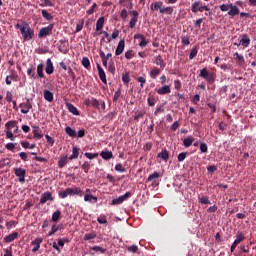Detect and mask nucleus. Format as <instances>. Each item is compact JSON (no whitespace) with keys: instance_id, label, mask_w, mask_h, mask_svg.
<instances>
[{"instance_id":"f257e3e1","label":"nucleus","mask_w":256,"mask_h":256,"mask_svg":"<svg viewBox=\"0 0 256 256\" xmlns=\"http://www.w3.org/2000/svg\"><path fill=\"white\" fill-rule=\"evenodd\" d=\"M15 27L17 29H19L21 35H22V39L24 41H31V39H33L34 35H35V31H33V29L31 28V26H29V23H23V24H19L17 23L15 25Z\"/></svg>"},{"instance_id":"f03ea898","label":"nucleus","mask_w":256,"mask_h":256,"mask_svg":"<svg viewBox=\"0 0 256 256\" xmlns=\"http://www.w3.org/2000/svg\"><path fill=\"white\" fill-rule=\"evenodd\" d=\"M58 196L60 199H67L68 197L78 196L83 197V190L79 187L75 188H66L63 191L58 192Z\"/></svg>"},{"instance_id":"7ed1b4c3","label":"nucleus","mask_w":256,"mask_h":256,"mask_svg":"<svg viewBox=\"0 0 256 256\" xmlns=\"http://www.w3.org/2000/svg\"><path fill=\"white\" fill-rule=\"evenodd\" d=\"M192 13H203L204 11H210L209 7L201 1H195L191 6Z\"/></svg>"},{"instance_id":"20e7f679","label":"nucleus","mask_w":256,"mask_h":256,"mask_svg":"<svg viewBox=\"0 0 256 256\" xmlns=\"http://www.w3.org/2000/svg\"><path fill=\"white\" fill-rule=\"evenodd\" d=\"M53 29H55V24H49L48 26L41 28L38 33L39 39H45V37H49V35L53 33Z\"/></svg>"},{"instance_id":"39448f33","label":"nucleus","mask_w":256,"mask_h":256,"mask_svg":"<svg viewBox=\"0 0 256 256\" xmlns=\"http://www.w3.org/2000/svg\"><path fill=\"white\" fill-rule=\"evenodd\" d=\"M241 241H245V234H243V232H240L236 235V239L230 248L231 253H233V251L237 249V246L239 245V243H241Z\"/></svg>"},{"instance_id":"423d86ee","label":"nucleus","mask_w":256,"mask_h":256,"mask_svg":"<svg viewBox=\"0 0 256 256\" xmlns=\"http://www.w3.org/2000/svg\"><path fill=\"white\" fill-rule=\"evenodd\" d=\"M131 197V192H126L125 194L119 196L118 198H114L112 200V205H121L124 201H127Z\"/></svg>"},{"instance_id":"0eeeda50","label":"nucleus","mask_w":256,"mask_h":256,"mask_svg":"<svg viewBox=\"0 0 256 256\" xmlns=\"http://www.w3.org/2000/svg\"><path fill=\"white\" fill-rule=\"evenodd\" d=\"M19 107L21 108V113H23V115H27V113L33 109V105L29 99H26V103H21Z\"/></svg>"},{"instance_id":"6e6552de","label":"nucleus","mask_w":256,"mask_h":256,"mask_svg":"<svg viewBox=\"0 0 256 256\" xmlns=\"http://www.w3.org/2000/svg\"><path fill=\"white\" fill-rule=\"evenodd\" d=\"M134 39L138 40L139 47H147L149 45V40L143 34H135Z\"/></svg>"},{"instance_id":"1a4fd4ad","label":"nucleus","mask_w":256,"mask_h":256,"mask_svg":"<svg viewBox=\"0 0 256 256\" xmlns=\"http://www.w3.org/2000/svg\"><path fill=\"white\" fill-rule=\"evenodd\" d=\"M14 173L16 175V177H18V181L20 183H25V174L27 173V171L23 168H15Z\"/></svg>"},{"instance_id":"9d476101","label":"nucleus","mask_w":256,"mask_h":256,"mask_svg":"<svg viewBox=\"0 0 256 256\" xmlns=\"http://www.w3.org/2000/svg\"><path fill=\"white\" fill-rule=\"evenodd\" d=\"M53 195L51 194V192L47 191V192H44L42 195H41V198H40V205H45V203H47V201H53Z\"/></svg>"},{"instance_id":"9b49d317","label":"nucleus","mask_w":256,"mask_h":256,"mask_svg":"<svg viewBox=\"0 0 256 256\" xmlns=\"http://www.w3.org/2000/svg\"><path fill=\"white\" fill-rule=\"evenodd\" d=\"M59 43H61L59 46L60 53H63L64 55L69 53V42L67 40H60Z\"/></svg>"},{"instance_id":"f8f14e48","label":"nucleus","mask_w":256,"mask_h":256,"mask_svg":"<svg viewBox=\"0 0 256 256\" xmlns=\"http://www.w3.org/2000/svg\"><path fill=\"white\" fill-rule=\"evenodd\" d=\"M240 45L244 47V49H247L249 45H251V38L247 34H243L240 39Z\"/></svg>"},{"instance_id":"ddd939ff","label":"nucleus","mask_w":256,"mask_h":256,"mask_svg":"<svg viewBox=\"0 0 256 256\" xmlns=\"http://www.w3.org/2000/svg\"><path fill=\"white\" fill-rule=\"evenodd\" d=\"M153 61L155 63V65H157L158 67H160V69H165L166 67V63L165 60H163V58L161 57V55L155 56L153 58Z\"/></svg>"},{"instance_id":"4468645a","label":"nucleus","mask_w":256,"mask_h":256,"mask_svg":"<svg viewBox=\"0 0 256 256\" xmlns=\"http://www.w3.org/2000/svg\"><path fill=\"white\" fill-rule=\"evenodd\" d=\"M45 71L47 75H53V72L55 71V67H53V61H51V58L46 60Z\"/></svg>"},{"instance_id":"2eb2a0df","label":"nucleus","mask_w":256,"mask_h":256,"mask_svg":"<svg viewBox=\"0 0 256 256\" xmlns=\"http://www.w3.org/2000/svg\"><path fill=\"white\" fill-rule=\"evenodd\" d=\"M97 69L100 81H102V83L107 84V76L105 75V70H103L101 64H97Z\"/></svg>"},{"instance_id":"dca6fc26","label":"nucleus","mask_w":256,"mask_h":256,"mask_svg":"<svg viewBox=\"0 0 256 256\" xmlns=\"http://www.w3.org/2000/svg\"><path fill=\"white\" fill-rule=\"evenodd\" d=\"M41 243H43V238H36L34 241H32V245H34L32 248V253H37V251H39L41 248Z\"/></svg>"},{"instance_id":"f3484780","label":"nucleus","mask_w":256,"mask_h":256,"mask_svg":"<svg viewBox=\"0 0 256 256\" xmlns=\"http://www.w3.org/2000/svg\"><path fill=\"white\" fill-rule=\"evenodd\" d=\"M158 159H162L164 163H167L169 161V151L167 149L162 150L157 154Z\"/></svg>"},{"instance_id":"a211bd4d","label":"nucleus","mask_w":256,"mask_h":256,"mask_svg":"<svg viewBox=\"0 0 256 256\" xmlns=\"http://www.w3.org/2000/svg\"><path fill=\"white\" fill-rule=\"evenodd\" d=\"M90 253H91V255H95L96 253L105 254V253H107V249L103 248L101 246H93L90 248Z\"/></svg>"},{"instance_id":"6ab92c4d","label":"nucleus","mask_w":256,"mask_h":256,"mask_svg":"<svg viewBox=\"0 0 256 256\" xmlns=\"http://www.w3.org/2000/svg\"><path fill=\"white\" fill-rule=\"evenodd\" d=\"M158 95H169L171 93V86L164 85L157 90Z\"/></svg>"},{"instance_id":"aec40b11","label":"nucleus","mask_w":256,"mask_h":256,"mask_svg":"<svg viewBox=\"0 0 256 256\" xmlns=\"http://www.w3.org/2000/svg\"><path fill=\"white\" fill-rule=\"evenodd\" d=\"M123 51H125V40H120L118 45H117L115 55L119 56L123 53Z\"/></svg>"},{"instance_id":"412c9836","label":"nucleus","mask_w":256,"mask_h":256,"mask_svg":"<svg viewBox=\"0 0 256 256\" xmlns=\"http://www.w3.org/2000/svg\"><path fill=\"white\" fill-rule=\"evenodd\" d=\"M230 10L228 11V15L230 17H235L236 15H239V7L237 5H233V3H230Z\"/></svg>"},{"instance_id":"4be33fe9","label":"nucleus","mask_w":256,"mask_h":256,"mask_svg":"<svg viewBox=\"0 0 256 256\" xmlns=\"http://www.w3.org/2000/svg\"><path fill=\"white\" fill-rule=\"evenodd\" d=\"M100 57L102 59V65L104 67H107V60L106 59H111L113 57V54L108 53L107 55H105V52L100 51Z\"/></svg>"},{"instance_id":"5701e85b","label":"nucleus","mask_w":256,"mask_h":256,"mask_svg":"<svg viewBox=\"0 0 256 256\" xmlns=\"http://www.w3.org/2000/svg\"><path fill=\"white\" fill-rule=\"evenodd\" d=\"M19 237V233L13 232L4 238L5 243H13Z\"/></svg>"},{"instance_id":"b1692460","label":"nucleus","mask_w":256,"mask_h":256,"mask_svg":"<svg viewBox=\"0 0 256 256\" xmlns=\"http://www.w3.org/2000/svg\"><path fill=\"white\" fill-rule=\"evenodd\" d=\"M66 107H67L69 113H72V115L79 116V110L77 109V107H75V105H73L71 103H66Z\"/></svg>"},{"instance_id":"393cba45","label":"nucleus","mask_w":256,"mask_h":256,"mask_svg":"<svg viewBox=\"0 0 256 256\" xmlns=\"http://www.w3.org/2000/svg\"><path fill=\"white\" fill-rule=\"evenodd\" d=\"M65 133L66 135H68V137H72V139H75V137H77V131L73 130L71 126H67L65 128Z\"/></svg>"},{"instance_id":"a878e982","label":"nucleus","mask_w":256,"mask_h":256,"mask_svg":"<svg viewBox=\"0 0 256 256\" xmlns=\"http://www.w3.org/2000/svg\"><path fill=\"white\" fill-rule=\"evenodd\" d=\"M84 201L85 203H97L98 198L92 194L84 195Z\"/></svg>"},{"instance_id":"bb28decb","label":"nucleus","mask_w":256,"mask_h":256,"mask_svg":"<svg viewBox=\"0 0 256 256\" xmlns=\"http://www.w3.org/2000/svg\"><path fill=\"white\" fill-rule=\"evenodd\" d=\"M100 156L102 157V159H104V161H109V159H113V152H111V151H102L100 153Z\"/></svg>"},{"instance_id":"cd10ccee","label":"nucleus","mask_w":256,"mask_h":256,"mask_svg":"<svg viewBox=\"0 0 256 256\" xmlns=\"http://www.w3.org/2000/svg\"><path fill=\"white\" fill-rule=\"evenodd\" d=\"M194 141H195V138H193V136H188L183 140V145L186 148L191 147Z\"/></svg>"},{"instance_id":"c85d7f7f","label":"nucleus","mask_w":256,"mask_h":256,"mask_svg":"<svg viewBox=\"0 0 256 256\" xmlns=\"http://www.w3.org/2000/svg\"><path fill=\"white\" fill-rule=\"evenodd\" d=\"M161 69L154 67L150 72H149V77L152 79H157V77L160 75Z\"/></svg>"},{"instance_id":"c756f323","label":"nucleus","mask_w":256,"mask_h":256,"mask_svg":"<svg viewBox=\"0 0 256 256\" xmlns=\"http://www.w3.org/2000/svg\"><path fill=\"white\" fill-rule=\"evenodd\" d=\"M67 161H68V156L64 155L62 157L59 158L58 160V167L60 169H63V167H65V165H67Z\"/></svg>"},{"instance_id":"7c9ffc66","label":"nucleus","mask_w":256,"mask_h":256,"mask_svg":"<svg viewBox=\"0 0 256 256\" xmlns=\"http://www.w3.org/2000/svg\"><path fill=\"white\" fill-rule=\"evenodd\" d=\"M44 99L48 101V103H53V92L44 90Z\"/></svg>"},{"instance_id":"2f4dec72","label":"nucleus","mask_w":256,"mask_h":256,"mask_svg":"<svg viewBox=\"0 0 256 256\" xmlns=\"http://www.w3.org/2000/svg\"><path fill=\"white\" fill-rule=\"evenodd\" d=\"M79 157V148L77 146H74L72 148V154L69 156L70 161H73V159H78Z\"/></svg>"},{"instance_id":"473e14b6","label":"nucleus","mask_w":256,"mask_h":256,"mask_svg":"<svg viewBox=\"0 0 256 256\" xmlns=\"http://www.w3.org/2000/svg\"><path fill=\"white\" fill-rule=\"evenodd\" d=\"M103 25H105V17L98 18L96 22V31H101V29H103Z\"/></svg>"},{"instance_id":"72a5a7b5","label":"nucleus","mask_w":256,"mask_h":256,"mask_svg":"<svg viewBox=\"0 0 256 256\" xmlns=\"http://www.w3.org/2000/svg\"><path fill=\"white\" fill-rule=\"evenodd\" d=\"M162 7H163V2H154L151 4L150 9L152 11H158V9L159 11H161Z\"/></svg>"},{"instance_id":"f704fd0d","label":"nucleus","mask_w":256,"mask_h":256,"mask_svg":"<svg viewBox=\"0 0 256 256\" xmlns=\"http://www.w3.org/2000/svg\"><path fill=\"white\" fill-rule=\"evenodd\" d=\"M233 57L236 61L239 62V65H243V63H245V57H243V55L239 54L238 52H235Z\"/></svg>"},{"instance_id":"c9c22d12","label":"nucleus","mask_w":256,"mask_h":256,"mask_svg":"<svg viewBox=\"0 0 256 256\" xmlns=\"http://www.w3.org/2000/svg\"><path fill=\"white\" fill-rule=\"evenodd\" d=\"M37 75L39 79H43V77H45V73H43V63L37 65Z\"/></svg>"},{"instance_id":"e433bc0d","label":"nucleus","mask_w":256,"mask_h":256,"mask_svg":"<svg viewBox=\"0 0 256 256\" xmlns=\"http://www.w3.org/2000/svg\"><path fill=\"white\" fill-rule=\"evenodd\" d=\"M8 77L11 79V81H19V74H17V71L11 70L10 75Z\"/></svg>"},{"instance_id":"4c0bfd02","label":"nucleus","mask_w":256,"mask_h":256,"mask_svg":"<svg viewBox=\"0 0 256 256\" xmlns=\"http://www.w3.org/2000/svg\"><path fill=\"white\" fill-rule=\"evenodd\" d=\"M42 17L46 20V21H52L53 16L51 15V13H48L47 10H42L41 11Z\"/></svg>"},{"instance_id":"58836bf2","label":"nucleus","mask_w":256,"mask_h":256,"mask_svg":"<svg viewBox=\"0 0 256 256\" xmlns=\"http://www.w3.org/2000/svg\"><path fill=\"white\" fill-rule=\"evenodd\" d=\"M199 203H201L202 205H211V201L207 196L199 197Z\"/></svg>"},{"instance_id":"ea45409f","label":"nucleus","mask_w":256,"mask_h":256,"mask_svg":"<svg viewBox=\"0 0 256 256\" xmlns=\"http://www.w3.org/2000/svg\"><path fill=\"white\" fill-rule=\"evenodd\" d=\"M159 177H161V173L160 172H154L153 174H151L148 177V181H152L153 183H155V179H159Z\"/></svg>"},{"instance_id":"a19ab883","label":"nucleus","mask_w":256,"mask_h":256,"mask_svg":"<svg viewBox=\"0 0 256 256\" xmlns=\"http://www.w3.org/2000/svg\"><path fill=\"white\" fill-rule=\"evenodd\" d=\"M81 169H83L84 173H89V169H91V163L89 161L84 162L81 165Z\"/></svg>"},{"instance_id":"79ce46f5","label":"nucleus","mask_w":256,"mask_h":256,"mask_svg":"<svg viewBox=\"0 0 256 256\" xmlns=\"http://www.w3.org/2000/svg\"><path fill=\"white\" fill-rule=\"evenodd\" d=\"M82 65L85 69H89L91 67V62L89 61L88 57L82 58Z\"/></svg>"},{"instance_id":"37998d69","label":"nucleus","mask_w":256,"mask_h":256,"mask_svg":"<svg viewBox=\"0 0 256 256\" xmlns=\"http://www.w3.org/2000/svg\"><path fill=\"white\" fill-rule=\"evenodd\" d=\"M97 222L100 224V225H107V216L105 215H100L98 218H97Z\"/></svg>"},{"instance_id":"c03bdc74","label":"nucleus","mask_w":256,"mask_h":256,"mask_svg":"<svg viewBox=\"0 0 256 256\" xmlns=\"http://www.w3.org/2000/svg\"><path fill=\"white\" fill-rule=\"evenodd\" d=\"M128 253H139V247L137 245H131L127 247Z\"/></svg>"},{"instance_id":"a18cd8bd","label":"nucleus","mask_w":256,"mask_h":256,"mask_svg":"<svg viewBox=\"0 0 256 256\" xmlns=\"http://www.w3.org/2000/svg\"><path fill=\"white\" fill-rule=\"evenodd\" d=\"M160 13L163 15L165 13H167L168 15H171L173 13V7H165L162 9H160Z\"/></svg>"},{"instance_id":"49530a36","label":"nucleus","mask_w":256,"mask_h":256,"mask_svg":"<svg viewBox=\"0 0 256 256\" xmlns=\"http://www.w3.org/2000/svg\"><path fill=\"white\" fill-rule=\"evenodd\" d=\"M95 237H97V234H95V232L93 233H87L84 235V241H91V239H95Z\"/></svg>"},{"instance_id":"de8ad7c7","label":"nucleus","mask_w":256,"mask_h":256,"mask_svg":"<svg viewBox=\"0 0 256 256\" xmlns=\"http://www.w3.org/2000/svg\"><path fill=\"white\" fill-rule=\"evenodd\" d=\"M59 217H61V211L57 210L52 214V221L57 223V221H59Z\"/></svg>"},{"instance_id":"09e8293b","label":"nucleus","mask_w":256,"mask_h":256,"mask_svg":"<svg viewBox=\"0 0 256 256\" xmlns=\"http://www.w3.org/2000/svg\"><path fill=\"white\" fill-rule=\"evenodd\" d=\"M115 171H117L118 173H125V171H127V169H125V167H123V164L119 163L115 166Z\"/></svg>"},{"instance_id":"8fccbe9b","label":"nucleus","mask_w":256,"mask_h":256,"mask_svg":"<svg viewBox=\"0 0 256 256\" xmlns=\"http://www.w3.org/2000/svg\"><path fill=\"white\" fill-rule=\"evenodd\" d=\"M85 157H87V159H97V157H99L98 153H91V152H86L84 153Z\"/></svg>"},{"instance_id":"3c124183","label":"nucleus","mask_w":256,"mask_h":256,"mask_svg":"<svg viewBox=\"0 0 256 256\" xmlns=\"http://www.w3.org/2000/svg\"><path fill=\"white\" fill-rule=\"evenodd\" d=\"M42 4H40V7H53V2L51 0H40Z\"/></svg>"},{"instance_id":"603ef678","label":"nucleus","mask_w":256,"mask_h":256,"mask_svg":"<svg viewBox=\"0 0 256 256\" xmlns=\"http://www.w3.org/2000/svg\"><path fill=\"white\" fill-rule=\"evenodd\" d=\"M200 151L201 153H207V151H209V146H207V143H200Z\"/></svg>"},{"instance_id":"864d4df0","label":"nucleus","mask_w":256,"mask_h":256,"mask_svg":"<svg viewBox=\"0 0 256 256\" xmlns=\"http://www.w3.org/2000/svg\"><path fill=\"white\" fill-rule=\"evenodd\" d=\"M187 152H182L178 155V162L179 163H183V161H185V159H187Z\"/></svg>"},{"instance_id":"5fc2aeb1","label":"nucleus","mask_w":256,"mask_h":256,"mask_svg":"<svg viewBox=\"0 0 256 256\" xmlns=\"http://www.w3.org/2000/svg\"><path fill=\"white\" fill-rule=\"evenodd\" d=\"M45 137H46L48 145L53 147V145H55V138L49 136V134H46Z\"/></svg>"},{"instance_id":"6e6d98bb","label":"nucleus","mask_w":256,"mask_h":256,"mask_svg":"<svg viewBox=\"0 0 256 256\" xmlns=\"http://www.w3.org/2000/svg\"><path fill=\"white\" fill-rule=\"evenodd\" d=\"M209 71H207V68H203L201 71H200V74L199 76L202 77V79H207L208 75H209Z\"/></svg>"},{"instance_id":"4d7b16f0","label":"nucleus","mask_w":256,"mask_h":256,"mask_svg":"<svg viewBox=\"0 0 256 256\" xmlns=\"http://www.w3.org/2000/svg\"><path fill=\"white\" fill-rule=\"evenodd\" d=\"M5 127H6V129H11V127H17V121H15V120L8 121L5 124Z\"/></svg>"},{"instance_id":"13d9d810","label":"nucleus","mask_w":256,"mask_h":256,"mask_svg":"<svg viewBox=\"0 0 256 256\" xmlns=\"http://www.w3.org/2000/svg\"><path fill=\"white\" fill-rule=\"evenodd\" d=\"M6 139H10V141H15V136L10 129L6 130Z\"/></svg>"},{"instance_id":"bf43d9fd","label":"nucleus","mask_w":256,"mask_h":256,"mask_svg":"<svg viewBox=\"0 0 256 256\" xmlns=\"http://www.w3.org/2000/svg\"><path fill=\"white\" fill-rule=\"evenodd\" d=\"M59 231V227L56 225H52L51 230L48 232L49 237H51V235H55V233H57Z\"/></svg>"},{"instance_id":"052dcab7","label":"nucleus","mask_w":256,"mask_h":256,"mask_svg":"<svg viewBox=\"0 0 256 256\" xmlns=\"http://www.w3.org/2000/svg\"><path fill=\"white\" fill-rule=\"evenodd\" d=\"M125 57L128 60L133 59V57H135V53L133 52V50H128L125 52Z\"/></svg>"},{"instance_id":"680f3d73","label":"nucleus","mask_w":256,"mask_h":256,"mask_svg":"<svg viewBox=\"0 0 256 256\" xmlns=\"http://www.w3.org/2000/svg\"><path fill=\"white\" fill-rule=\"evenodd\" d=\"M107 69L109 73H112V75H115V64L113 62H110L107 66Z\"/></svg>"},{"instance_id":"e2e57ef3","label":"nucleus","mask_w":256,"mask_h":256,"mask_svg":"<svg viewBox=\"0 0 256 256\" xmlns=\"http://www.w3.org/2000/svg\"><path fill=\"white\" fill-rule=\"evenodd\" d=\"M215 79H216L215 74L214 73H210L205 80H207L208 83H214Z\"/></svg>"},{"instance_id":"0e129e2a","label":"nucleus","mask_w":256,"mask_h":256,"mask_svg":"<svg viewBox=\"0 0 256 256\" xmlns=\"http://www.w3.org/2000/svg\"><path fill=\"white\" fill-rule=\"evenodd\" d=\"M197 53H199V50H197V48H193L190 52L189 59H195V57H197Z\"/></svg>"},{"instance_id":"69168bd1","label":"nucleus","mask_w":256,"mask_h":256,"mask_svg":"<svg viewBox=\"0 0 256 256\" xmlns=\"http://www.w3.org/2000/svg\"><path fill=\"white\" fill-rule=\"evenodd\" d=\"M122 81H123L124 85H127L129 83V81H131V78L129 77L128 73L123 74Z\"/></svg>"},{"instance_id":"338daca9","label":"nucleus","mask_w":256,"mask_h":256,"mask_svg":"<svg viewBox=\"0 0 256 256\" xmlns=\"http://www.w3.org/2000/svg\"><path fill=\"white\" fill-rule=\"evenodd\" d=\"M165 108H163V105L157 106L156 110L154 111V115H159V113H164Z\"/></svg>"},{"instance_id":"774afa93","label":"nucleus","mask_w":256,"mask_h":256,"mask_svg":"<svg viewBox=\"0 0 256 256\" xmlns=\"http://www.w3.org/2000/svg\"><path fill=\"white\" fill-rule=\"evenodd\" d=\"M230 7H231V4H221L220 11H223V12L229 11Z\"/></svg>"}]
</instances>
